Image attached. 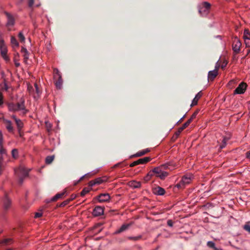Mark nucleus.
<instances>
[{"label": "nucleus", "instance_id": "6e6d98bb", "mask_svg": "<svg viewBox=\"0 0 250 250\" xmlns=\"http://www.w3.org/2000/svg\"><path fill=\"white\" fill-rule=\"evenodd\" d=\"M21 51L23 54H25V53H28V52L27 50V49L25 48H24V47H22Z\"/></svg>", "mask_w": 250, "mask_h": 250}, {"label": "nucleus", "instance_id": "13d9d810", "mask_svg": "<svg viewBox=\"0 0 250 250\" xmlns=\"http://www.w3.org/2000/svg\"><path fill=\"white\" fill-rule=\"evenodd\" d=\"M197 114V112H194L192 115V116H191L190 118L192 119V120H193V119H194L196 116Z\"/></svg>", "mask_w": 250, "mask_h": 250}, {"label": "nucleus", "instance_id": "8fccbe9b", "mask_svg": "<svg viewBox=\"0 0 250 250\" xmlns=\"http://www.w3.org/2000/svg\"><path fill=\"white\" fill-rule=\"evenodd\" d=\"M3 143V138L1 132H0V146H2Z\"/></svg>", "mask_w": 250, "mask_h": 250}, {"label": "nucleus", "instance_id": "052dcab7", "mask_svg": "<svg viewBox=\"0 0 250 250\" xmlns=\"http://www.w3.org/2000/svg\"><path fill=\"white\" fill-rule=\"evenodd\" d=\"M188 125H188V123H187L186 122L185 124H184L183 125H182V127H183V128L185 129V128H186L187 127H188Z\"/></svg>", "mask_w": 250, "mask_h": 250}, {"label": "nucleus", "instance_id": "864d4df0", "mask_svg": "<svg viewBox=\"0 0 250 250\" xmlns=\"http://www.w3.org/2000/svg\"><path fill=\"white\" fill-rule=\"evenodd\" d=\"M42 216V213L40 212H36L35 215V218H39Z\"/></svg>", "mask_w": 250, "mask_h": 250}, {"label": "nucleus", "instance_id": "a878e982", "mask_svg": "<svg viewBox=\"0 0 250 250\" xmlns=\"http://www.w3.org/2000/svg\"><path fill=\"white\" fill-rule=\"evenodd\" d=\"M153 170L154 174L156 176L157 175H159L161 173H162V171H163L162 168L161 167H155Z\"/></svg>", "mask_w": 250, "mask_h": 250}, {"label": "nucleus", "instance_id": "37998d69", "mask_svg": "<svg viewBox=\"0 0 250 250\" xmlns=\"http://www.w3.org/2000/svg\"><path fill=\"white\" fill-rule=\"evenodd\" d=\"M244 229L245 230L250 233V225L247 224L244 225Z\"/></svg>", "mask_w": 250, "mask_h": 250}, {"label": "nucleus", "instance_id": "f3484780", "mask_svg": "<svg viewBox=\"0 0 250 250\" xmlns=\"http://www.w3.org/2000/svg\"><path fill=\"white\" fill-rule=\"evenodd\" d=\"M129 186L134 188H139L141 187V183L140 182L132 181L129 182Z\"/></svg>", "mask_w": 250, "mask_h": 250}, {"label": "nucleus", "instance_id": "ddd939ff", "mask_svg": "<svg viewBox=\"0 0 250 250\" xmlns=\"http://www.w3.org/2000/svg\"><path fill=\"white\" fill-rule=\"evenodd\" d=\"M202 93L201 91H200L199 92H198L196 95L195 97L192 100V103L191 104V106H193L196 105L198 103V100L200 99V98L202 97Z\"/></svg>", "mask_w": 250, "mask_h": 250}, {"label": "nucleus", "instance_id": "4c0bfd02", "mask_svg": "<svg viewBox=\"0 0 250 250\" xmlns=\"http://www.w3.org/2000/svg\"><path fill=\"white\" fill-rule=\"evenodd\" d=\"M0 154L1 155H6V150L3 147V146H0Z\"/></svg>", "mask_w": 250, "mask_h": 250}, {"label": "nucleus", "instance_id": "bb28decb", "mask_svg": "<svg viewBox=\"0 0 250 250\" xmlns=\"http://www.w3.org/2000/svg\"><path fill=\"white\" fill-rule=\"evenodd\" d=\"M16 124L17 125V127L19 129V131L23 127V123L20 119L16 120Z\"/></svg>", "mask_w": 250, "mask_h": 250}, {"label": "nucleus", "instance_id": "c03bdc74", "mask_svg": "<svg viewBox=\"0 0 250 250\" xmlns=\"http://www.w3.org/2000/svg\"><path fill=\"white\" fill-rule=\"evenodd\" d=\"M12 240L11 239L7 238V239H4L2 243L5 244H9L12 242Z\"/></svg>", "mask_w": 250, "mask_h": 250}, {"label": "nucleus", "instance_id": "423d86ee", "mask_svg": "<svg viewBox=\"0 0 250 250\" xmlns=\"http://www.w3.org/2000/svg\"><path fill=\"white\" fill-rule=\"evenodd\" d=\"M150 160H151V158L149 157L141 158L136 161L133 162L131 164H130V167H133L138 165L146 164V163L150 161Z\"/></svg>", "mask_w": 250, "mask_h": 250}, {"label": "nucleus", "instance_id": "49530a36", "mask_svg": "<svg viewBox=\"0 0 250 250\" xmlns=\"http://www.w3.org/2000/svg\"><path fill=\"white\" fill-rule=\"evenodd\" d=\"M151 179V177L148 176V175H146L144 178V180L145 182H147L148 181H149Z\"/></svg>", "mask_w": 250, "mask_h": 250}, {"label": "nucleus", "instance_id": "412c9836", "mask_svg": "<svg viewBox=\"0 0 250 250\" xmlns=\"http://www.w3.org/2000/svg\"><path fill=\"white\" fill-rule=\"evenodd\" d=\"M35 89H36V94H34V98H38L40 94H41V91L39 89V87H38L37 83H35L34 84Z\"/></svg>", "mask_w": 250, "mask_h": 250}, {"label": "nucleus", "instance_id": "aec40b11", "mask_svg": "<svg viewBox=\"0 0 250 250\" xmlns=\"http://www.w3.org/2000/svg\"><path fill=\"white\" fill-rule=\"evenodd\" d=\"M7 18L8 21L7 23V25L8 26H12L14 24V18L9 14H7Z\"/></svg>", "mask_w": 250, "mask_h": 250}, {"label": "nucleus", "instance_id": "473e14b6", "mask_svg": "<svg viewBox=\"0 0 250 250\" xmlns=\"http://www.w3.org/2000/svg\"><path fill=\"white\" fill-rule=\"evenodd\" d=\"M3 84V87L2 88V89L8 91V89L10 88V87L8 85L5 80H4Z\"/></svg>", "mask_w": 250, "mask_h": 250}, {"label": "nucleus", "instance_id": "7ed1b4c3", "mask_svg": "<svg viewBox=\"0 0 250 250\" xmlns=\"http://www.w3.org/2000/svg\"><path fill=\"white\" fill-rule=\"evenodd\" d=\"M191 181V177L190 175L184 176L180 182L176 185V187L179 188H183L185 187L189 184Z\"/></svg>", "mask_w": 250, "mask_h": 250}, {"label": "nucleus", "instance_id": "cd10ccee", "mask_svg": "<svg viewBox=\"0 0 250 250\" xmlns=\"http://www.w3.org/2000/svg\"><path fill=\"white\" fill-rule=\"evenodd\" d=\"M11 43L13 46H15L16 47L19 46V43L18 41H17L16 39L13 36H12L11 37Z\"/></svg>", "mask_w": 250, "mask_h": 250}, {"label": "nucleus", "instance_id": "393cba45", "mask_svg": "<svg viewBox=\"0 0 250 250\" xmlns=\"http://www.w3.org/2000/svg\"><path fill=\"white\" fill-rule=\"evenodd\" d=\"M168 174V173L166 171H162L159 175H157V177L160 178L161 179H164Z\"/></svg>", "mask_w": 250, "mask_h": 250}, {"label": "nucleus", "instance_id": "9b49d317", "mask_svg": "<svg viewBox=\"0 0 250 250\" xmlns=\"http://www.w3.org/2000/svg\"><path fill=\"white\" fill-rule=\"evenodd\" d=\"M11 201L8 198L7 193H5L4 198L3 199V208L7 210L11 206Z\"/></svg>", "mask_w": 250, "mask_h": 250}, {"label": "nucleus", "instance_id": "c85d7f7f", "mask_svg": "<svg viewBox=\"0 0 250 250\" xmlns=\"http://www.w3.org/2000/svg\"><path fill=\"white\" fill-rule=\"evenodd\" d=\"M243 38L244 40L250 38V32L248 29H245L244 31Z\"/></svg>", "mask_w": 250, "mask_h": 250}, {"label": "nucleus", "instance_id": "ea45409f", "mask_svg": "<svg viewBox=\"0 0 250 250\" xmlns=\"http://www.w3.org/2000/svg\"><path fill=\"white\" fill-rule=\"evenodd\" d=\"M23 56L24 58V62L27 63V61L29 58V53H26L23 54Z\"/></svg>", "mask_w": 250, "mask_h": 250}, {"label": "nucleus", "instance_id": "f257e3e1", "mask_svg": "<svg viewBox=\"0 0 250 250\" xmlns=\"http://www.w3.org/2000/svg\"><path fill=\"white\" fill-rule=\"evenodd\" d=\"M9 111L14 112H20V114L25 115L28 112L25 105V100L21 98L17 103H10L8 104Z\"/></svg>", "mask_w": 250, "mask_h": 250}, {"label": "nucleus", "instance_id": "e2e57ef3", "mask_svg": "<svg viewBox=\"0 0 250 250\" xmlns=\"http://www.w3.org/2000/svg\"><path fill=\"white\" fill-rule=\"evenodd\" d=\"M192 121V119L190 118L189 119H188L187 122L186 123L188 124V125H189V124H190V123Z\"/></svg>", "mask_w": 250, "mask_h": 250}, {"label": "nucleus", "instance_id": "4d7b16f0", "mask_svg": "<svg viewBox=\"0 0 250 250\" xmlns=\"http://www.w3.org/2000/svg\"><path fill=\"white\" fill-rule=\"evenodd\" d=\"M76 197V195H73L72 194L71 196V197L70 198L68 199V200L70 201H72L73 200H74L75 198Z\"/></svg>", "mask_w": 250, "mask_h": 250}, {"label": "nucleus", "instance_id": "2f4dec72", "mask_svg": "<svg viewBox=\"0 0 250 250\" xmlns=\"http://www.w3.org/2000/svg\"><path fill=\"white\" fill-rule=\"evenodd\" d=\"M18 151L17 149H13L12 150V155L13 158H16L18 157Z\"/></svg>", "mask_w": 250, "mask_h": 250}, {"label": "nucleus", "instance_id": "774afa93", "mask_svg": "<svg viewBox=\"0 0 250 250\" xmlns=\"http://www.w3.org/2000/svg\"><path fill=\"white\" fill-rule=\"evenodd\" d=\"M213 249L214 250H222L221 249L217 248L216 247H215Z\"/></svg>", "mask_w": 250, "mask_h": 250}, {"label": "nucleus", "instance_id": "b1692460", "mask_svg": "<svg viewBox=\"0 0 250 250\" xmlns=\"http://www.w3.org/2000/svg\"><path fill=\"white\" fill-rule=\"evenodd\" d=\"M55 158L54 155L48 156L45 159V163L47 164H50Z\"/></svg>", "mask_w": 250, "mask_h": 250}, {"label": "nucleus", "instance_id": "3c124183", "mask_svg": "<svg viewBox=\"0 0 250 250\" xmlns=\"http://www.w3.org/2000/svg\"><path fill=\"white\" fill-rule=\"evenodd\" d=\"M167 224L169 227H172L173 226V222L171 220H168L167 221Z\"/></svg>", "mask_w": 250, "mask_h": 250}, {"label": "nucleus", "instance_id": "680f3d73", "mask_svg": "<svg viewBox=\"0 0 250 250\" xmlns=\"http://www.w3.org/2000/svg\"><path fill=\"white\" fill-rule=\"evenodd\" d=\"M246 157L250 159V150L246 152Z\"/></svg>", "mask_w": 250, "mask_h": 250}, {"label": "nucleus", "instance_id": "0e129e2a", "mask_svg": "<svg viewBox=\"0 0 250 250\" xmlns=\"http://www.w3.org/2000/svg\"><path fill=\"white\" fill-rule=\"evenodd\" d=\"M122 164V163H117L116 164H115L114 166V167H118L119 166H120V165Z\"/></svg>", "mask_w": 250, "mask_h": 250}, {"label": "nucleus", "instance_id": "a18cd8bd", "mask_svg": "<svg viewBox=\"0 0 250 250\" xmlns=\"http://www.w3.org/2000/svg\"><path fill=\"white\" fill-rule=\"evenodd\" d=\"M141 238V236H137V237H129V239L130 240H134V241H137V240L140 239Z\"/></svg>", "mask_w": 250, "mask_h": 250}, {"label": "nucleus", "instance_id": "338daca9", "mask_svg": "<svg viewBox=\"0 0 250 250\" xmlns=\"http://www.w3.org/2000/svg\"><path fill=\"white\" fill-rule=\"evenodd\" d=\"M184 129L182 127H181L178 129V131H179L181 133Z\"/></svg>", "mask_w": 250, "mask_h": 250}, {"label": "nucleus", "instance_id": "603ef678", "mask_svg": "<svg viewBox=\"0 0 250 250\" xmlns=\"http://www.w3.org/2000/svg\"><path fill=\"white\" fill-rule=\"evenodd\" d=\"M180 133H180L179 131H178V130H177V131L175 133V134H174V135L173 137H175V139L177 138L178 137V136H179V135H180Z\"/></svg>", "mask_w": 250, "mask_h": 250}, {"label": "nucleus", "instance_id": "7c9ffc66", "mask_svg": "<svg viewBox=\"0 0 250 250\" xmlns=\"http://www.w3.org/2000/svg\"><path fill=\"white\" fill-rule=\"evenodd\" d=\"M2 155H1V154L0 155V174L2 172V167H3V158Z\"/></svg>", "mask_w": 250, "mask_h": 250}, {"label": "nucleus", "instance_id": "2eb2a0df", "mask_svg": "<svg viewBox=\"0 0 250 250\" xmlns=\"http://www.w3.org/2000/svg\"><path fill=\"white\" fill-rule=\"evenodd\" d=\"M149 151V149L147 148L146 149L140 151L138 152L137 153H136L135 154L131 155L130 157V158H131L135 157H141V156L146 154V153H148Z\"/></svg>", "mask_w": 250, "mask_h": 250}, {"label": "nucleus", "instance_id": "6ab92c4d", "mask_svg": "<svg viewBox=\"0 0 250 250\" xmlns=\"http://www.w3.org/2000/svg\"><path fill=\"white\" fill-rule=\"evenodd\" d=\"M57 78L58 80L56 81L55 83V85L58 88L61 89L62 83V79L61 75H59V77H58Z\"/></svg>", "mask_w": 250, "mask_h": 250}, {"label": "nucleus", "instance_id": "72a5a7b5", "mask_svg": "<svg viewBox=\"0 0 250 250\" xmlns=\"http://www.w3.org/2000/svg\"><path fill=\"white\" fill-rule=\"evenodd\" d=\"M89 191V189L87 188H84L83 190L81 192V195L82 196H84L86 194H87Z\"/></svg>", "mask_w": 250, "mask_h": 250}, {"label": "nucleus", "instance_id": "4468645a", "mask_svg": "<svg viewBox=\"0 0 250 250\" xmlns=\"http://www.w3.org/2000/svg\"><path fill=\"white\" fill-rule=\"evenodd\" d=\"M153 192L156 195H163L165 193V190L163 188L157 187L154 189Z\"/></svg>", "mask_w": 250, "mask_h": 250}, {"label": "nucleus", "instance_id": "f704fd0d", "mask_svg": "<svg viewBox=\"0 0 250 250\" xmlns=\"http://www.w3.org/2000/svg\"><path fill=\"white\" fill-rule=\"evenodd\" d=\"M54 79H57V77H59V75H61V74H60L59 70L57 68H55L54 69Z\"/></svg>", "mask_w": 250, "mask_h": 250}, {"label": "nucleus", "instance_id": "20e7f679", "mask_svg": "<svg viewBox=\"0 0 250 250\" xmlns=\"http://www.w3.org/2000/svg\"><path fill=\"white\" fill-rule=\"evenodd\" d=\"M210 6L211 5L209 3L204 2L202 3V6L200 7L199 8V13L202 16L207 15L209 12Z\"/></svg>", "mask_w": 250, "mask_h": 250}, {"label": "nucleus", "instance_id": "f03ea898", "mask_svg": "<svg viewBox=\"0 0 250 250\" xmlns=\"http://www.w3.org/2000/svg\"><path fill=\"white\" fill-rule=\"evenodd\" d=\"M29 171L22 166L20 167L18 169H15V173L19 177V183L21 185L24 178L28 176Z\"/></svg>", "mask_w": 250, "mask_h": 250}, {"label": "nucleus", "instance_id": "39448f33", "mask_svg": "<svg viewBox=\"0 0 250 250\" xmlns=\"http://www.w3.org/2000/svg\"><path fill=\"white\" fill-rule=\"evenodd\" d=\"M0 50L1 55L3 58L6 61H8L9 58L7 56V50L6 46L3 40H0Z\"/></svg>", "mask_w": 250, "mask_h": 250}, {"label": "nucleus", "instance_id": "a211bd4d", "mask_svg": "<svg viewBox=\"0 0 250 250\" xmlns=\"http://www.w3.org/2000/svg\"><path fill=\"white\" fill-rule=\"evenodd\" d=\"M65 192H66V190L64 191L63 192H62V193H57L55 196H54L51 199V201H57L59 199L62 198L63 196V195L65 194Z\"/></svg>", "mask_w": 250, "mask_h": 250}, {"label": "nucleus", "instance_id": "0eeeda50", "mask_svg": "<svg viewBox=\"0 0 250 250\" xmlns=\"http://www.w3.org/2000/svg\"><path fill=\"white\" fill-rule=\"evenodd\" d=\"M247 87V84L246 83L242 82L234 90V94H243L246 90Z\"/></svg>", "mask_w": 250, "mask_h": 250}, {"label": "nucleus", "instance_id": "69168bd1", "mask_svg": "<svg viewBox=\"0 0 250 250\" xmlns=\"http://www.w3.org/2000/svg\"><path fill=\"white\" fill-rule=\"evenodd\" d=\"M89 174H90L89 173H88V174H85L84 176H83V177H82L81 178V179H80V181L82 180L84 178V177H86V176H87V175H89Z\"/></svg>", "mask_w": 250, "mask_h": 250}, {"label": "nucleus", "instance_id": "de8ad7c7", "mask_svg": "<svg viewBox=\"0 0 250 250\" xmlns=\"http://www.w3.org/2000/svg\"><path fill=\"white\" fill-rule=\"evenodd\" d=\"M147 174L151 178L155 174L153 172V170L152 169V170H150Z\"/></svg>", "mask_w": 250, "mask_h": 250}, {"label": "nucleus", "instance_id": "9d476101", "mask_svg": "<svg viewBox=\"0 0 250 250\" xmlns=\"http://www.w3.org/2000/svg\"><path fill=\"white\" fill-rule=\"evenodd\" d=\"M104 208L100 206H96L93 210L92 214L94 216H99L104 213Z\"/></svg>", "mask_w": 250, "mask_h": 250}, {"label": "nucleus", "instance_id": "a19ab883", "mask_svg": "<svg viewBox=\"0 0 250 250\" xmlns=\"http://www.w3.org/2000/svg\"><path fill=\"white\" fill-rule=\"evenodd\" d=\"M95 183L97 185H99L103 182V180L101 178H98L94 180Z\"/></svg>", "mask_w": 250, "mask_h": 250}, {"label": "nucleus", "instance_id": "c756f323", "mask_svg": "<svg viewBox=\"0 0 250 250\" xmlns=\"http://www.w3.org/2000/svg\"><path fill=\"white\" fill-rule=\"evenodd\" d=\"M228 140V138H226V137H224L222 141V144L221 145H220V147L221 148H224L226 146V144H227V141Z\"/></svg>", "mask_w": 250, "mask_h": 250}, {"label": "nucleus", "instance_id": "f8f14e48", "mask_svg": "<svg viewBox=\"0 0 250 250\" xmlns=\"http://www.w3.org/2000/svg\"><path fill=\"white\" fill-rule=\"evenodd\" d=\"M218 67L213 71H210L208 73V79L210 81H213L218 74Z\"/></svg>", "mask_w": 250, "mask_h": 250}, {"label": "nucleus", "instance_id": "6e6552de", "mask_svg": "<svg viewBox=\"0 0 250 250\" xmlns=\"http://www.w3.org/2000/svg\"><path fill=\"white\" fill-rule=\"evenodd\" d=\"M241 45V43L240 41L237 37H235L233 43L232 44V49L234 52L238 53L240 51V48Z\"/></svg>", "mask_w": 250, "mask_h": 250}, {"label": "nucleus", "instance_id": "e433bc0d", "mask_svg": "<svg viewBox=\"0 0 250 250\" xmlns=\"http://www.w3.org/2000/svg\"><path fill=\"white\" fill-rule=\"evenodd\" d=\"M70 202V201L68 199L64 201L62 203L60 204L59 205V207H63L67 205Z\"/></svg>", "mask_w": 250, "mask_h": 250}, {"label": "nucleus", "instance_id": "1a4fd4ad", "mask_svg": "<svg viewBox=\"0 0 250 250\" xmlns=\"http://www.w3.org/2000/svg\"><path fill=\"white\" fill-rule=\"evenodd\" d=\"M99 202H107L110 200V197L108 193H101L97 197Z\"/></svg>", "mask_w": 250, "mask_h": 250}, {"label": "nucleus", "instance_id": "dca6fc26", "mask_svg": "<svg viewBox=\"0 0 250 250\" xmlns=\"http://www.w3.org/2000/svg\"><path fill=\"white\" fill-rule=\"evenodd\" d=\"M131 225V223L123 224L116 231V233H120L127 230Z\"/></svg>", "mask_w": 250, "mask_h": 250}, {"label": "nucleus", "instance_id": "c9c22d12", "mask_svg": "<svg viewBox=\"0 0 250 250\" xmlns=\"http://www.w3.org/2000/svg\"><path fill=\"white\" fill-rule=\"evenodd\" d=\"M19 40L21 42H23L25 40L24 36L21 32H20L18 35Z\"/></svg>", "mask_w": 250, "mask_h": 250}, {"label": "nucleus", "instance_id": "58836bf2", "mask_svg": "<svg viewBox=\"0 0 250 250\" xmlns=\"http://www.w3.org/2000/svg\"><path fill=\"white\" fill-rule=\"evenodd\" d=\"M207 246L208 247H210V248H213L214 249L215 247V244L214 243H213V242L212 241H208V242L207 243Z\"/></svg>", "mask_w": 250, "mask_h": 250}, {"label": "nucleus", "instance_id": "5fc2aeb1", "mask_svg": "<svg viewBox=\"0 0 250 250\" xmlns=\"http://www.w3.org/2000/svg\"><path fill=\"white\" fill-rule=\"evenodd\" d=\"M3 104V96L2 93L0 92V105Z\"/></svg>", "mask_w": 250, "mask_h": 250}, {"label": "nucleus", "instance_id": "4be33fe9", "mask_svg": "<svg viewBox=\"0 0 250 250\" xmlns=\"http://www.w3.org/2000/svg\"><path fill=\"white\" fill-rule=\"evenodd\" d=\"M6 128L9 132H12L13 131V127L12 125V123L9 121H6Z\"/></svg>", "mask_w": 250, "mask_h": 250}, {"label": "nucleus", "instance_id": "5701e85b", "mask_svg": "<svg viewBox=\"0 0 250 250\" xmlns=\"http://www.w3.org/2000/svg\"><path fill=\"white\" fill-rule=\"evenodd\" d=\"M161 167L162 168V170L164 169H169L171 170L173 169V167L169 164H165L163 165H161Z\"/></svg>", "mask_w": 250, "mask_h": 250}, {"label": "nucleus", "instance_id": "79ce46f5", "mask_svg": "<svg viewBox=\"0 0 250 250\" xmlns=\"http://www.w3.org/2000/svg\"><path fill=\"white\" fill-rule=\"evenodd\" d=\"M245 40V43L247 47H250V38H247Z\"/></svg>", "mask_w": 250, "mask_h": 250}, {"label": "nucleus", "instance_id": "09e8293b", "mask_svg": "<svg viewBox=\"0 0 250 250\" xmlns=\"http://www.w3.org/2000/svg\"><path fill=\"white\" fill-rule=\"evenodd\" d=\"M34 0H28V6L31 7L34 4Z\"/></svg>", "mask_w": 250, "mask_h": 250}, {"label": "nucleus", "instance_id": "bf43d9fd", "mask_svg": "<svg viewBox=\"0 0 250 250\" xmlns=\"http://www.w3.org/2000/svg\"><path fill=\"white\" fill-rule=\"evenodd\" d=\"M96 185V183H95V181H94H94H91L89 182V185H90V186H94V185Z\"/></svg>", "mask_w": 250, "mask_h": 250}]
</instances>
